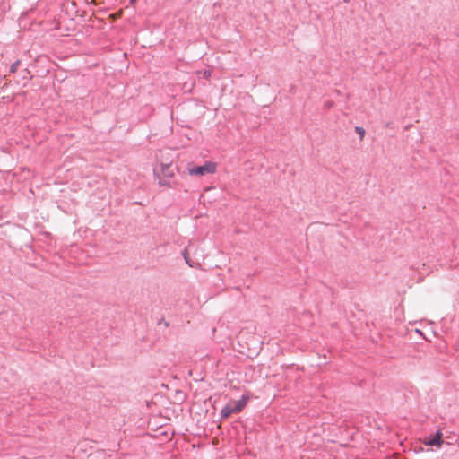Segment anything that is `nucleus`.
<instances>
[{"label":"nucleus","mask_w":459,"mask_h":459,"mask_svg":"<svg viewBox=\"0 0 459 459\" xmlns=\"http://www.w3.org/2000/svg\"><path fill=\"white\" fill-rule=\"evenodd\" d=\"M171 164L172 160L166 159L165 160H160L153 169V174L158 179V185L161 187H171L169 179L175 177V172L171 169Z\"/></svg>","instance_id":"f257e3e1"},{"label":"nucleus","mask_w":459,"mask_h":459,"mask_svg":"<svg viewBox=\"0 0 459 459\" xmlns=\"http://www.w3.org/2000/svg\"><path fill=\"white\" fill-rule=\"evenodd\" d=\"M249 401L248 395H243L240 400L230 401L221 410V415L222 418H229L233 413H238L243 411Z\"/></svg>","instance_id":"f03ea898"},{"label":"nucleus","mask_w":459,"mask_h":459,"mask_svg":"<svg viewBox=\"0 0 459 459\" xmlns=\"http://www.w3.org/2000/svg\"><path fill=\"white\" fill-rule=\"evenodd\" d=\"M187 170L190 176H204L205 174H214L217 170V164L212 161H206L203 166H189Z\"/></svg>","instance_id":"7ed1b4c3"},{"label":"nucleus","mask_w":459,"mask_h":459,"mask_svg":"<svg viewBox=\"0 0 459 459\" xmlns=\"http://www.w3.org/2000/svg\"><path fill=\"white\" fill-rule=\"evenodd\" d=\"M442 432L440 430H438L435 436L433 437H428L424 439L423 443L426 445V446H436L437 447H440L443 444V439H442Z\"/></svg>","instance_id":"20e7f679"},{"label":"nucleus","mask_w":459,"mask_h":459,"mask_svg":"<svg viewBox=\"0 0 459 459\" xmlns=\"http://www.w3.org/2000/svg\"><path fill=\"white\" fill-rule=\"evenodd\" d=\"M355 131L359 135L360 140H362L365 136V130L360 126H356Z\"/></svg>","instance_id":"39448f33"},{"label":"nucleus","mask_w":459,"mask_h":459,"mask_svg":"<svg viewBox=\"0 0 459 459\" xmlns=\"http://www.w3.org/2000/svg\"><path fill=\"white\" fill-rule=\"evenodd\" d=\"M183 255H184L186 262L189 264V266L193 267V264L190 263V260L188 257V253L186 250L184 251Z\"/></svg>","instance_id":"423d86ee"},{"label":"nucleus","mask_w":459,"mask_h":459,"mask_svg":"<svg viewBox=\"0 0 459 459\" xmlns=\"http://www.w3.org/2000/svg\"><path fill=\"white\" fill-rule=\"evenodd\" d=\"M203 75H204V78L209 79L210 76H211V72L210 71H204L203 73Z\"/></svg>","instance_id":"0eeeda50"}]
</instances>
